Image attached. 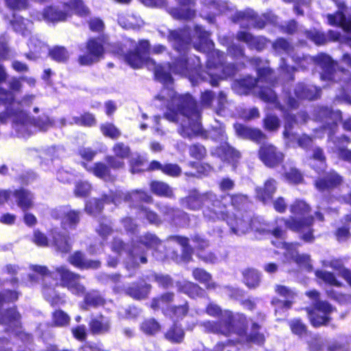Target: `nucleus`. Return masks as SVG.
Instances as JSON below:
<instances>
[{
	"label": "nucleus",
	"instance_id": "nucleus-1",
	"mask_svg": "<svg viewBox=\"0 0 351 351\" xmlns=\"http://www.w3.org/2000/svg\"><path fill=\"white\" fill-rule=\"evenodd\" d=\"M6 78L5 70L0 64V83L4 82ZM34 99V97L32 95L26 96L21 103H18L13 100V96L10 92L0 87V102L8 105L5 112L0 114V121L4 123L10 119L15 131L22 137L29 136L36 129L47 130L51 126V122L47 117L44 116L35 121L21 109L22 107L29 106Z\"/></svg>",
	"mask_w": 351,
	"mask_h": 351
},
{
	"label": "nucleus",
	"instance_id": "nucleus-2",
	"mask_svg": "<svg viewBox=\"0 0 351 351\" xmlns=\"http://www.w3.org/2000/svg\"><path fill=\"white\" fill-rule=\"evenodd\" d=\"M157 99L167 104L165 117L169 121H177L180 116L186 118L189 125H182L180 133L182 136L190 137L200 132V123L197 120L193 121L191 117L197 119L199 114L195 101L190 95H178L173 89L165 88L158 95Z\"/></svg>",
	"mask_w": 351,
	"mask_h": 351
},
{
	"label": "nucleus",
	"instance_id": "nucleus-3",
	"mask_svg": "<svg viewBox=\"0 0 351 351\" xmlns=\"http://www.w3.org/2000/svg\"><path fill=\"white\" fill-rule=\"evenodd\" d=\"M206 313L212 317H219V322L206 321L201 324L205 331L208 332L221 334L225 336H230L235 333L239 336L245 334L247 322L245 317L237 314L233 315L229 311H222L220 307L215 303H210L206 308Z\"/></svg>",
	"mask_w": 351,
	"mask_h": 351
},
{
	"label": "nucleus",
	"instance_id": "nucleus-4",
	"mask_svg": "<svg viewBox=\"0 0 351 351\" xmlns=\"http://www.w3.org/2000/svg\"><path fill=\"white\" fill-rule=\"evenodd\" d=\"M149 43L147 40H142L138 46L135 48L134 51L125 54L123 49H120L114 53L125 56L126 62L133 68H141L146 64L148 69H154L156 77L162 83L169 84L172 82V77L167 69L162 66H156L155 62L148 56Z\"/></svg>",
	"mask_w": 351,
	"mask_h": 351
},
{
	"label": "nucleus",
	"instance_id": "nucleus-5",
	"mask_svg": "<svg viewBox=\"0 0 351 351\" xmlns=\"http://www.w3.org/2000/svg\"><path fill=\"white\" fill-rule=\"evenodd\" d=\"M181 204L190 210H198L202 204L206 208L204 216L208 220L215 221L225 216V205H221L219 198L213 193L201 195L197 191H191L189 195L180 200Z\"/></svg>",
	"mask_w": 351,
	"mask_h": 351
},
{
	"label": "nucleus",
	"instance_id": "nucleus-6",
	"mask_svg": "<svg viewBox=\"0 0 351 351\" xmlns=\"http://www.w3.org/2000/svg\"><path fill=\"white\" fill-rule=\"evenodd\" d=\"M258 80L254 79L251 77L245 78L241 81L235 82L234 84V88L237 90L239 94L246 93L247 90L254 88H259L257 90L261 99L274 103L276 101V95L275 93L271 89L270 87H263L261 84L263 82H271V70L269 68H258Z\"/></svg>",
	"mask_w": 351,
	"mask_h": 351
},
{
	"label": "nucleus",
	"instance_id": "nucleus-7",
	"mask_svg": "<svg viewBox=\"0 0 351 351\" xmlns=\"http://www.w3.org/2000/svg\"><path fill=\"white\" fill-rule=\"evenodd\" d=\"M223 220H226L231 232L237 235L245 234L251 228L259 232H271L276 238L278 239H282L284 235L282 229L277 228L271 230L269 225L265 223H261L257 219L251 221L250 217H239V215L229 216L227 214Z\"/></svg>",
	"mask_w": 351,
	"mask_h": 351
},
{
	"label": "nucleus",
	"instance_id": "nucleus-8",
	"mask_svg": "<svg viewBox=\"0 0 351 351\" xmlns=\"http://www.w3.org/2000/svg\"><path fill=\"white\" fill-rule=\"evenodd\" d=\"M104 29L101 19L95 17L89 21V63L96 62L104 57L107 44Z\"/></svg>",
	"mask_w": 351,
	"mask_h": 351
},
{
	"label": "nucleus",
	"instance_id": "nucleus-9",
	"mask_svg": "<svg viewBox=\"0 0 351 351\" xmlns=\"http://www.w3.org/2000/svg\"><path fill=\"white\" fill-rule=\"evenodd\" d=\"M309 210V206L304 202L295 201L291 206V212L297 217L285 221L287 227L293 231L304 232L308 230L302 235V239L306 242H311L313 240L312 232L309 230L313 223V217H305Z\"/></svg>",
	"mask_w": 351,
	"mask_h": 351
},
{
	"label": "nucleus",
	"instance_id": "nucleus-10",
	"mask_svg": "<svg viewBox=\"0 0 351 351\" xmlns=\"http://www.w3.org/2000/svg\"><path fill=\"white\" fill-rule=\"evenodd\" d=\"M64 10H59L53 7H49L43 13H38L36 19L38 21L45 20L51 22L66 21L73 14L80 17H86V9L82 0H70L64 5Z\"/></svg>",
	"mask_w": 351,
	"mask_h": 351
},
{
	"label": "nucleus",
	"instance_id": "nucleus-11",
	"mask_svg": "<svg viewBox=\"0 0 351 351\" xmlns=\"http://www.w3.org/2000/svg\"><path fill=\"white\" fill-rule=\"evenodd\" d=\"M29 52L25 55L27 58L35 60L49 53L51 58L58 62H64L69 58V53L65 48L56 47L49 51L47 45L41 41L36 36H32L28 43Z\"/></svg>",
	"mask_w": 351,
	"mask_h": 351
},
{
	"label": "nucleus",
	"instance_id": "nucleus-12",
	"mask_svg": "<svg viewBox=\"0 0 351 351\" xmlns=\"http://www.w3.org/2000/svg\"><path fill=\"white\" fill-rule=\"evenodd\" d=\"M56 271L60 276L61 285L67 287L73 294L79 296L84 295V301L86 302L87 296L85 293L86 289L81 283V277L71 272L64 266L57 267Z\"/></svg>",
	"mask_w": 351,
	"mask_h": 351
},
{
	"label": "nucleus",
	"instance_id": "nucleus-13",
	"mask_svg": "<svg viewBox=\"0 0 351 351\" xmlns=\"http://www.w3.org/2000/svg\"><path fill=\"white\" fill-rule=\"evenodd\" d=\"M311 324L315 327L326 325L329 322L332 306L326 302L316 301L313 309L306 308Z\"/></svg>",
	"mask_w": 351,
	"mask_h": 351
},
{
	"label": "nucleus",
	"instance_id": "nucleus-14",
	"mask_svg": "<svg viewBox=\"0 0 351 351\" xmlns=\"http://www.w3.org/2000/svg\"><path fill=\"white\" fill-rule=\"evenodd\" d=\"M30 268L33 271L43 277V280L45 283L43 292L45 299L51 303V304H57L59 298L53 286L58 285V281L54 280L53 284L51 285L50 286L47 285V283L49 282L52 278V274L45 266L32 265Z\"/></svg>",
	"mask_w": 351,
	"mask_h": 351
},
{
	"label": "nucleus",
	"instance_id": "nucleus-15",
	"mask_svg": "<svg viewBox=\"0 0 351 351\" xmlns=\"http://www.w3.org/2000/svg\"><path fill=\"white\" fill-rule=\"evenodd\" d=\"M52 217L61 219V224L65 230H73L80 221V213L71 210L66 207L55 209L52 211Z\"/></svg>",
	"mask_w": 351,
	"mask_h": 351
},
{
	"label": "nucleus",
	"instance_id": "nucleus-16",
	"mask_svg": "<svg viewBox=\"0 0 351 351\" xmlns=\"http://www.w3.org/2000/svg\"><path fill=\"white\" fill-rule=\"evenodd\" d=\"M285 249L284 255L287 261H293L298 265L304 267L308 269H311L312 266L311 265L310 256L307 254H298L296 248L297 244H287L280 242Z\"/></svg>",
	"mask_w": 351,
	"mask_h": 351
},
{
	"label": "nucleus",
	"instance_id": "nucleus-17",
	"mask_svg": "<svg viewBox=\"0 0 351 351\" xmlns=\"http://www.w3.org/2000/svg\"><path fill=\"white\" fill-rule=\"evenodd\" d=\"M315 112L317 119H326L325 122L327 126H324V129L328 131V136L331 138V134L336 128L337 122L341 119V112L339 111H332L328 108H317Z\"/></svg>",
	"mask_w": 351,
	"mask_h": 351
},
{
	"label": "nucleus",
	"instance_id": "nucleus-18",
	"mask_svg": "<svg viewBox=\"0 0 351 351\" xmlns=\"http://www.w3.org/2000/svg\"><path fill=\"white\" fill-rule=\"evenodd\" d=\"M261 160L268 167H274L280 163L284 158L282 152L270 144L263 145L259 150Z\"/></svg>",
	"mask_w": 351,
	"mask_h": 351
},
{
	"label": "nucleus",
	"instance_id": "nucleus-19",
	"mask_svg": "<svg viewBox=\"0 0 351 351\" xmlns=\"http://www.w3.org/2000/svg\"><path fill=\"white\" fill-rule=\"evenodd\" d=\"M200 64V60L198 57L190 58L187 61L185 58H182V59L177 60L173 66L169 67V69L174 73H180L184 75L189 74L190 75L189 72L193 70L197 71Z\"/></svg>",
	"mask_w": 351,
	"mask_h": 351
},
{
	"label": "nucleus",
	"instance_id": "nucleus-20",
	"mask_svg": "<svg viewBox=\"0 0 351 351\" xmlns=\"http://www.w3.org/2000/svg\"><path fill=\"white\" fill-rule=\"evenodd\" d=\"M216 55L219 59V62L217 64L213 62L211 60H208V64H207V69L208 71L205 73H198L200 77L202 78L204 80H209L210 84L212 86H217L219 81L222 77L219 76L217 73H213L212 72V69H216L217 70H221V66L219 65L221 64V60L223 59V54L222 53H220L219 51H213L212 53V56Z\"/></svg>",
	"mask_w": 351,
	"mask_h": 351
},
{
	"label": "nucleus",
	"instance_id": "nucleus-21",
	"mask_svg": "<svg viewBox=\"0 0 351 351\" xmlns=\"http://www.w3.org/2000/svg\"><path fill=\"white\" fill-rule=\"evenodd\" d=\"M112 151L119 159H116L113 156L108 157V162L109 165L113 168L121 167L123 165L122 160L128 158L130 155V147L123 143H117L113 146Z\"/></svg>",
	"mask_w": 351,
	"mask_h": 351
},
{
	"label": "nucleus",
	"instance_id": "nucleus-22",
	"mask_svg": "<svg viewBox=\"0 0 351 351\" xmlns=\"http://www.w3.org/2000/svg\"><path fill=\"white\" fill-rule=\"evenodd\" d=\"M169 40L172 43L173 47L178 51H184L192 39L188 30L172 31L169 36Z\"/></svg>",
	"mask_w": 351,
	"mask_h": 351
},
{
	"label": "nucleus",
	"instance_id": "nucleus-23",
	"mask_svg": "<svg viewBox=\"0 0 351 351\" xmlns=\"http://www.w3.org/2000/svg\"><path fill=\"white\" fill-rule=\"evenodd\" d=\"M13 197L17 206L23 211L33 208L34 196L29 191L24 189L16 190Z\"/></svg>",
	"mask_w": 351,
	"mask_h": 351
},
{
	"label": "nucleus",
	"instance_id": "nucleus-24",
	"mask_svg": "<svg viewBox=\"0 0 351 351\" xmlns=\"http://www.w3.org/2000/svg\"><path fill=\"white\" fill-rule=\"evenodd\" d=\"M180 8L179 9L172 10L171 14L180 19H189L195 16V10L192 8L195 0H178Z\"/></svg>",
	"mask_w": 351,
	"mask_h": 351
},
{
	"label": "nucleus",
	"instance_id": "nucleus-25",
	"mask_svg": "<svg viewBox=\"0 0 351 351\" xmlns=\"http://www.w3.org/2000/svg\"><path fill=\"white\" fill-rule=\"evenodd\" d=\"M138 242L147 248L153 249L155 251L154 255L157 259L162 260L165 258V255L163 252L158 254V251L162 247V243L161 241L155 234L147 233L140 237Z\"/></svg>",
	"mask_w": 351,
	"mask_h": 351
},
{
	"label": "nucleus",
	"instance_id": "nucleus-26",
	"mask_svg": "<svg viewBox=\"0 0 351 351\" xmlns=\"http://www.w3.org/2000/svg\"><path fill=\"white\" fill-rule=\"evenodd\" d=\"M276 292L282 297H284L287 300H273V304L276 308L289 309L291 306V301L290 300L294 298L295 293L288 287L282 285H276Z\"/></svg>",
	"mask_w": 351,
	"mask_h": 351
},
{
	"label": "nucleus",
	"instance_id": "nucleus-27",
	"mask_svg": "<svg viewBox=\"0 0 351 351\" xmlns=\"http://www.w3.org/2000/svg\"><path fill=\"white\" fill-rule=\"evenodd\" d=\"M195 36L199 40V43L193 41L194 47L198 51H202L204 52L206 51V47L208 49H210L213 43L208 40V34L203 30L201 27L197 26L195 27L193 32V38Z\"/></svg>",
	"mask_w": 351,
	"mask_h": 351
},
{
	"label": "nucleus",
	"instance_id": "nucleus-28",
	"mask_svg": "<svg viewBox=\"0 0 351 351\" xmlns=\"http://www.w3.org/2000/svg\"><path fill=\"white\" fill-rule=\"evenodd\" d=\"M317 61L324 71V73L322 74V80H332L335 79V76L332 73L335 68V64L331 58L325 54H320L316 58Z\"/></svg>",
	"mask_w": 351,
	"mask_h": 351
},
{
	"label": "nucleus",
	"instance_id": "nucleus-29",
	"mask_svg": "<svg viewBox=\"0 0 351 351\" xmlns=\"http://www.w3.org/2000/svg\"><path fill=\"white\" fill-rule=\"evenodd\" d=\"M173 300V293H166L158 298H154L152 300L151 307L154 310L162 309L165 315L169 313V311L173 306H170Z\"/></svg>",
	"mask_w": 351,
	"mask_h": 351
},
{
	"label": "nucleus",
	"instance_id": "nucleus-30",
	"mask_svg": "<svg viewBox=\"0 0 351 351\" xmlns=\"http://www.w3.org/2000/svg\"><path fill=\"white\" fill-rule=\"evenodd\" d=\"M160 209L164 213L166 220L173 221L175 223L179 225L187 221V214L182 210H174L167 206H162Z\"/></svg>",
	"mask_w": 351,
	"mask_h": 351
},
{
	"label": "nucleus",
	"instance_id": "nucleus-31",
	"mask_svg": "<svg viewBox=\"0 0 351 351\" xmlns=\"http://www.w3.org/2000/svg\"><path fill=\"white\" fill-rule=\"evenodd\" d=\"M217 154L222 160L234 162L240 158V154L237 150L229 146L227 143L221 145L215 150Z\"/></svg>",
	"mask_w": 351,
	"mask_h": 351
},
{
	"label": "nucleus",
	"instance_id": "nucleus-32",
	"mask_svg": "<svg viewBox=\"0 0 351 351\" xmlns=\"http://www.w3.org/2000/svg\"><path fill=\"white\" fill-rule=\"evenodd\" d=\"M51 235L53 245L57 250L62 253H67L71 250V245L68 237L61 234L56 230L51 232Z\"/></svg>",
	"mask_w": 351,
	"mask_h": 351
},
{
	"label": "nucleus",
	"instance_id": "nucleus-33",
	"mask_svg": "<svg viewBox=\"0 0 351 351\" xmlns=\"http://www.w3.org/2000/svg\"><path fill=\"white\" fill-rule=\"evenodd\" d=\"M295 95L298 98L314 99L319 95V90L313 86L306 88L303 84H299L295 89Z\"/></svg>",
	"mask_w": 351,
	"mask_h": 351
},
{
	"label": "nucleus",
	"instance_id": "nucleus-34",
	"mask_svg": "<svg viewBox=\"0 0 351 351\" xmlns=\"http://www.w3.org/2000/svg\"><path fill=\"white\" fill-rule=\"evenodd\" d=\"M276 189L275 180L273 179H269L265 183V186L263 189H256L257 197L263 203H266L272 197Z\"/></svg>",
	"mask_w": 351,
	"mask_h": 351
},
{
	"label": "nucleus",
	"instance_id": "nucleus-35",
	"mask_svg": "<svg viewBox=\"0 0 351 351\" xmlns=\"http://www.w3.org/2000/svg\"><path fill=\"white\" fill-rule=\"evenodd\" d=\"M178 289L187 294L191 298L202 296L204 294V290L197 284L191 282H178Z\"/></svg>",
	"mask_w": 351,
	"mask_h": 351
},
{
	"label": "nucleus",
	"instance_id": "nucleus-36",
	"mask_svg": "<svg viewBox=\"0 0 351 351\" xmlns=\"http://www.w3.org/2000/svg\"><path fill=\"white\" fill-rule=\"evenodd\" d=\"M151 170H160L165 174L178 176L181 173V169L176 164L162 165L158 161H152L149 167Z\"/></svg>",
	"mask_w": 351,
	"mask_h": 351
},
{
	"label": "nucleus",
	"instance_id": "nucleus-37",
	"mask_svg": "<svg viewBox=\"0 0 351 351\" xmlns=\"http://www.w3.org/2000/svg\"><path fill=\"white\" fill-rule=\"evenodd\" d=\"M193 276L196 280L204 284L207 289H215L217 287V285L211 280V275L202 269H194Z\"/></svg>",
	"mask_w": 351,
	"mask_h": 351
},
{
	"label": "nucleus",
	"instance_id": "nucleus-38",
	"mask_svg": "<svg viewBox=\"0 0 351 351\" xmlns=\"http://www.w3.org/2000/svg\"><path fill=\"white\" fill-rule=\"evenodd\" d=\"M235 129L237 134L244 138H250L255 141H261L264 138L263 134L258 130L252 129L240 124L235 125Z\"/></svg>",
	"mask_w": 351,
	"mask_h": 351
},
{
	"label": "nucleus",
	"instance_id": "nucleus-39",
	"mask_svg": "<svg viewBox=\"0 0 351 351\" xmlns=\"http://www.w3.org/2000/svg\"><path fill=\"white\" fill-rule=\"evenodd\" d=\"M323 265L324 267H330L339 272L347 282L351 285V272L348 269L344 268L342 262L340 260L324 261Z\"/></svg>",
	"mask_w": 351,
	"mask_h": 351
},
{
	"label": "nucleus",
	"instance_id": "nucleus-40",
	"mask_svg": "<svg viewBox=\"0 0 351 351\" xmlns=\"http://www.w3.org/2000/svg\"><path fill=\"white\" fill-rule=\"evenodd\" d=\"M221 205L224 204L225 205V216L226 217L228 214L227 211V206L226 204L231 202L232 205L236 208H239L240 206L246 202V197L241 195H235L231 197L229 196H224L221 197V199H219ZM223 218H220L219 219H224Z\"/></svg>",
	"mask_w": 351,
	"mask_h": 351
},
{
	"label": "nucleus",
	"instance_id": "nucleus-41",
	"mask_svg": "<svg viewBox=\"0 0 351 351\" xmlns=\"http://www.w3.org/2000/svg\"><path fill=\"white\" fill-rule=\"evenodd\" d=\"M152 191L159 196L171 198L173 197L172 189L165 183L161 182H153L151 184Z\"/></svg>",
	"mask_w": 351,
	"mask_h": 351
},
{
	"label": "nucleus",
	"instance_id": "nucleus-42",
	"mask_svg": "<svg viewBox=\"0 0 351 351\" xmlns=\"http://www.w3.org/2000/svg\"><path fill=\"white\" fill-rule=\"evenodd\" d=\"M340 182V177H319L315 181L316 188L320 191L329 189Z\"/></svg>",
	"mask_w": 351,
	"mask_h": 351
},
{
	"label": "nucleus",
	"instance_id": "nucleus-43",
	"mask_svg": "<svg viewBox=\"0 0 351 351\" xmlns=\"http://www.w3.org/2000/svg\"><path fill=\"white\" fill-rule=\"evenodd\" d=\"M237 19H247L250 21L251 25L262 28L265 25L264 20L257 19L253 10H249L246 12H239L237 13Z\"/></svg>",
	"mask_w": 351,
	"mask_h": 351
},
{
	"label": "nucleus",
	"instance_id": "nucleus-44",
	"mask_svg": "<svg viewBox=\"0 0 351 351\" xmlns=\"http://www.w3.org/2000/svg\"><path fill=\"white\" fill-rule=\"evenodd\" d=\"M130 258L132 259L133 266L139 265V263H146L147 258L145 252L138 245L134 244L130 252Z\"/></svg>",
	"mask_w": 351,
	"mask_h": 351
},
{
	"label": "nucleus",
	"instance_id": "nucleus-45",
	"mask_svg": "<svg viewBox=\"0 0 351 351\" xmlns=\"http://www.w3.org/2000/svg\"><path fill=\"white\" fill-rule=\"evenodd\" d=\"M245 282L247 287L254 288L260 282L259 273L254 269H247L243 271Z\"/></svg>",
	"mask_w": 351,
	"mask_h": 351
},
{
	"label": "nucleus",
	"instance_id": "nucleus-46",
	"mask_svg": "<svg viewBox=\"0 0 351 351\" xmlns=\"http://www.w3.org/2000/svg\"><path fill=\"white\" fill-rule=\"evenodd\" d=\"M70 317L62 310H57L52 314V325L57 327H63L69 325Z\"/></svg>",
	"mask_w": 351,
	"mask_h": 351
},
{
	"label": "nucleus",
	"instance_id": "nucleus-47",
	"mask_svg": "<svg viewBox=\"0 0 351 351\" xmlns=\"http://www.w3.org/2000/svg\"><path fill=\"white\" fill-rule=\"evenodd\" d=\"M184 337V332L182 328L178 326L174 325L165 334L167 339L172 343H180Z\"/></svg>",
	"mask_w": 351,
	"mask_h": 351
},
{
	"label": "nucleus",
	"instance_id": "nucleus-48",
	"mask_svg": "<svg viewBox=\"0 0 351 351\" xmlns=\"http://www.w3.org/2000/svg\"><path fill=\"white\" fill-rule=\"evenodd\" d=\"M150 287V285L147 284H145L141 287L138 286L132 287L128 289L127 293L135 299H143L147 295Z\"/></svg>",
	"mask_w": 351,
	"mask_h": 351
},
{
	"label": "nucleus",
	"instance_id": "nucleus-49",
	"mask_svg": "<svg viewBox=\"0 0 351 351\" xmlns=\"http://www.w3.org/2000/svg\"><path fill=\"white\" fill-rule=\"evenodd\" d=\"M237 36L239 40L244 41L251 47L256 48L258 50L261 49L264 44L258 38H254L252 34L246 32H239Z\"/></svg>",
	"mask_w": 351,
	"mask_h": 351
},
{
	"label": "nucleus",
	"instance_id": "nucleus-50",
	"mask_svg": "<svg viewBox=\"0 0 351 351\" xmlns=\"http://www.w3.org/2000/svg\"><path fill=\"white\" fill-rule=\"evenodd\" d=\"M19 318V314L14 308L10 309L4 315H1L0 313V323L3 324H10L17 327Z\"/></svg>",
	"mask_w": 351,
	"mask_h": 351
},
{
	"label": "nucleus",
	"instance_id": "nucleus-51",
	"mask_svg": "<svg viewBox=\"0 0 351 351\" xmlns=\"http://www.w3.org/2000/svg\"><path fill=\"white\" fill-rule=\"evenodd\" d=\"M101 133L106 137H109L112 139L118 138L121 133L119 129H118L114 124L111 123H105L100 127Z\"/></svg>",
	"mask_w": 351,
	"mask_h": 351
},
{
	"label": "nucleus",
	"instance_id": "nucleus-52",
	"mask_svg": "<svg viewBox=\"0 0 351 351\" xmlns=\"http://www.w3.org/2000/svg\"><path fill=\"white\" fill-rule=\"evenodd\" d=\"M12 23L14 30L21 32L23 34H25V30L27 32L32 26V23L27 19L16 16H14V19L12 21Z\"/></svg>",
	"mask_w": 351,
	"mask_h": 351
},
{
	"label": "nucleus",
	"instance_id": "nucleus-53",
	"mask_svg": "<svg viewBox=\"0 0 351 351\" xmlns=\"http://www.w3.org/2000/svg\"><path fill=\"white\" fill-rule=\"evenodd\" d=\"M90 328L93 333L105 332L109 328L108 322L104 317H100L92 321Z\"/></svg>",
	"mask_w": 351,
	"mask_h": 351
},
{
	"label": "nucleus",
	"instance_id": "nucleus-54",
	"mask_svg": "<svg viewBox=\"0 0 351 351\" xmlns=\"http://www.w3.org/2000/svg\"><path fill=\"white\" fill-rule=\"evenodd\" d=\"M141 328L146 334L154 335L160 331V326L154 319H149L142 323Z\"/></svg>",
	"mask_w": 351,
	"mask_h": 351
},
{
	"label": "nucleus",
	"instance_id": "nucleus-55",
	"mask_svg": "<svg viewBox=\"0 0 351 351\" xmlns=\"http://www.w3.org/2000/svg\"><path fill=\"white\" fill-rule=\"evenodd\" d=\"M259 328V326L254 323L252 324V332L247 337V341L254 343L257 345H263L265 341V337L263 334L256 332V330Z\"/></svg>",
	"mask_w": 351,
	"mask_h": 351
},
{
	"label": "nucleus",
	"instance_id": "nucleus-56",
	"mask_svg": "<svg viewBox=\"0 0 351 351\" xmlns=\"http://www.w3.org/2000/svg\"><path fill=\"white\" fill-rule=\"evenodd\" d=\"M69 263L76 267L84 269L86 267V259L85 255L80 252H76L69 257Z\"/></svg>",
	"mask_w": 351,
	"mask_h": 351
},
{
	"label": "nucleus",
	"instance_id": "nucleus-57",
	"mask_svg": "<svg viewBox=\"0 0 351 351\" xmlns=\"http://www.w3.org/2000/svg\"><path fill=\"white\" fill-rule=\"evenodd\" d=\"M292 332L296 335L302 336L306 332V326L300 319H293L289 322Z\"/></svg>",
	"mask_w": 351,
	"mask_h": 351
},
{
	"label": "nucleus",
	"instance_id": "nucleus-58",
	"mask_svg": "<svg viewBox=\"0 0 351 351\" xmlns=\"http://www.w3.org/2000/svg\"><path fill=\"white\" fill-rule=\"evenodd\" d=\"M126 199L131 202H137L138 200L149 202L152 198L146 193L141 191H133L125 197Z\"/></svg>",
	"mask_w": 351,
	"mask_h": 351
},
{
	"label": "nucleus",
	"instance_id": "nucleus-59",
	"mask_svg": "<svg viewBox=\"0 0 351 351\" xmlns=\"http://www.w3.org/2000/svg\"><path fill=\"white\" fill-rule=\"evenodd\" d=\"M285 136L289 138H290L291 141H293L295 139L298 140V144L301 147H306L311 145V138L306 135H303L302 136H300V138H296L295 135L291 134L288 130L287 125L285 126V131L284 133Z\"/></svg>",
	"mask_w": 351,
	"mask_h": 351
},
{
	"label": "nucleus",
	"instance_id": "nucleus-60",
	"mask_svg": "<svg viewBox=\"0 0 351 351\" xmlns=\"http://www.w3.org/2000/svg\"><path fill=\"white\" fill-rule=\"evenodd\" d=\"M315 275L317 278L322 279L326 283L330 285L340 286V284L337 280L334 275L330 272L324 271H316Z\"/></svg>",
	"mask_w": 351,
	"mask_h": 351
},
{
	"label": "nucleus",
	"instance_id": "nucleus-61",
	"mask_svg": "<svg viewBox=\"0 0 351 351\" xmlns=\"http://www.w3.org/2000/svg\"><path fill=\"white\" fill-rule=\"evenodd\" d=\"M171 239L175 240L176 242L182 245L184 252V258L188 261L190 259L192 253V250L188 247V239L186 238L178 237H171Z\"/></svg>",
	"mask_w": 351,
	"mask_h": 351
},
{
	"label": "nucleus",
	"instance_id": "nucleus-62",
	"mask_svg": "<svg viewBox=\"0 0 351 351\" xmlns=\"http://www.w3.org/2000/svg\"><path fill=\"white\" fill-rule=\"evenodd\" d=\"M189 306L186 303L184 305H180L178 306H173L169 311V313L167 315H171V314L177 319H182L188 313Z\"/></svg>",
	"mask_w": 351,
	"mask_h": 351
},
{
	"label": "nucleus",
	"instance_id": "nucleus-63",
	"mask_svg": "<svg viewBox=\"0 0 351 351\" xmlns=\"http://www.w3.org/2000/svg\"><path fill=\"white\" fill-rule=\"evenodd\" d=\"M32 241L39 247H47L49 245L47 236L38 230H34Z\"/></svg>",
	"mask_w": 351,
	"mask_h": 351
},
{
	"label": "nucleus",
	"instance_id": "nucleus-64",
	"mask_svg": "<svg viewBox=\"0 0 351 351\" xmlns=\"http://www.w3.org/2000/svg\"><path fill=\"white\" fill-rule=\"evenodd\" d=\"M17 299V292L6 289L2 294H0V306L6 302H14Z\"/></svg>",
	"mask_w": 351,
	"mask_h": 351
}]
</instances>
